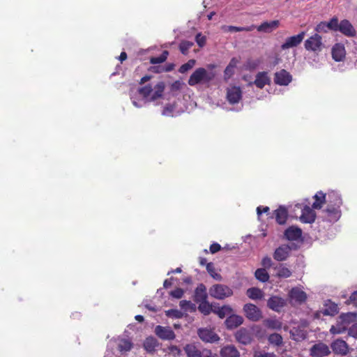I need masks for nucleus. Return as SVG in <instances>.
<instances>
[{
  "mask_svg": "<svg viewBox=\"0 0 357 357\" xmlns=\"http://www.w3.org/2000/svg\"><path fill=\"white\" fill-rule=\"evenodd\" d=\"M199 305L198 306V309L204 315H208L213 311L214 304H210L207 301V299L205 301H199Z\"/></svg>",
  "mask_w": 357,
  "mask_h": 357,
  "instance_id": "nucleus-37",
  "label": "nucleus"
},
{
  "mask_svg": "<svg viewBox=\"0 0 357 357\" xmlns=\"http://www.w3.org/2000/svg\"><path fill=\"white\" fill-rule=\"evenodd\" d=\"M329 29L328 26H327L326 22H321L319 24H318L315 27V31L317 33H326Z\"/></svg>",
  "mask_w": 357,
  "mask_h": 357,
  "instance_id": "nucleus-53",
  "label": "nucleus"
},
{
  "mask_svg": "<svg viewBox=\"0 0 357 357\" xmlns=\"http://www.w3.org/2000/svg\"><path fill=\"white\" fill-rule=\"evenodd\" d=\"M179 306L184 310H190L191 312L195 311L196 306L191 301L183 300L179 303Z\"/></svg>",
  "mask_w": 357,
  "mask_h": 357,
  "instance_id": "nucleus-47",
  "label": "nucleus"
},
{
  "mask_svg": "<svg viewBox=\"0 0 357 357\" xmlns=\"http://www.w3.org/2000/svg\"><path fill=\"white\" fill-rule=\"evenodd\" d=\"M206 40V36H202L201 33H198L195 36V41L200 47H202L205 45Z\"/></svg>",
  "mask_w": 357,
  "mask_h": 357,
  "instance_id": "nucleus-55",
  "label": "nucleus"
},
{
  "mask_svg": "<svg viewBox=\"0 0 357 357\" xmlns=\"http://www.w3.org/2000/svg\"><path fill=\"white\" fill-rule=\"evenodd\" d=\"M206 270L209 275L218 281L222 280V276L220 274L215 272L214 264L212 262H209L206 264Z\"/></svg>",
  "mask_w": 357,
  "mask_h": 357,
  "instance_id": "nucleus-41",
  "label": "nucleus"
},
{
  "mask_svg": "<svg viewBox=\"0 0 357 357\" xmlns=\"http://www.w3.org/2000/svg\"><path fill=\"white\" fill-rule=\"evenodd\" d=\"M131 100H132V104L136 107H142L144 104L146 103V100H145L144 99H142V100H137L133 96H131Z\"/></svg>",
  "mask_w": 357,
  "mask_h": 357,
  "instance_id": "nucleus-59",
  "label": "nucleus"
},
{
  "mask_svg": "<svg viewBox=\"0 0 357 357\" xmlns=\"http://www.w3.org/2000/svg\"><path fill=\"white\" fill-rule=\"evenodd\" d=\"M197 335L206 343H215L219 341L220 337L211 328H200L197 330Z\"/></svg>",
  "mask_w": 357,
  "mask_h": 357,
  "instance_id": "nucleus-6",
  "label": "nucleus"
},
{
  "mask_svg": "<svg viewBox=\"0 0 357 357\" xmlns=\"http://www.w3.org/2000/svg\"><path fill=\"white\" fill-rule=\"evenodd\" d=\"M304 46L306 50L318 54L324 47V44L321 36L316 33L305 41Z\"/></svg>",
  "mask_w": 357,
  "mask_h": 357,
  "instance_id": "nucleus-4",
  "label": "nucleus"
},
{
  "mask_svg": "<svg viewBox=\"0 0 357 357\" xmlns=\"http://www.w3.org/2000/svg\"><path fill=\"white\" fill-rule=\"evenodd\" d=\"M184 291L181 288H176V289L170 291L169 294L172 297L175 298H181L183 296Z\"/></svg>",
  "mask_w": 357,
  "mask_h": 357,
  "instance_id": "nucleus-56",
  "label": "nucleus"
},
{
  "mask_svg": "<svg viewBox=\"0 0 357 357\" xmlns=\"http://www.w3.org/2000/svg\"><path fill=\"white\" fill-rule=\"evenodd\" d=\"M221 357H240V352L232 344L224 346L220 351Z\"/></svg>",
  "mask_w": 357,
  "mask_h": 357,
  "instance_id": "nucleus-25",
  "label": "nucleus"
},
{
  "mask_svg": "<svg viewBox=\"0 0 357 357\" xmlns=\"http://www.w3.org/2000/svg\"><path fill=\"white\" fill-rule=\"evenodd\" d=\"M175 108L174 104H167L166 106L164 107L162 114L164 116H174V110Z\"/></svg>",
  "mask_w": 357,
  "mask_h": 357,
  "instance_id": "nucleus-51",
  "label": "nucleus"
},
{
  "mask_svg": "<svg viewBox=\"0 0 357 357\" xmlns=\"http://www.w3.org/2000/svg\"><path fill=\"white\" fill-rule=\"evenodd\" d=\"M291 252V248L288 245H282L275 249L273 258L278 261H282L287 259Z\"/></svg>",
  "mask_w": 357,
  "mask_h": 357,
  "instance_id": "nucleus-20",
  "label": "nucleus"
},
{
  "mask_svg": "<svg viewBox=\"0 0 357 357\" xmlns=\"http://www.w3.org/2000/svg\"><path fill=\"white\" fill-rule=\"evenodd\" d=\"M183 350L188 357H202V352L194 344H187L183 347Z\"/></svg>",
  "mask_w": 357,
  "mask_h": 357,
  "instance_id": "nucleus-33",
  "label": "nucleus"
},
{
  "mask_svg": "<svg viewBox=\"0 0 357 357\" xmlns=\"http://www.w3.org/2000/svg\"><path fill=\"white\" fill-rule=\"evenodd\" d=\"M271 78L268 75V73L263 71L259 72L253 82H250L249 85L255 84L259 89H263L266 84H270Z\"/></svg>",
  "mask_w": 357,
  "mask_h": 357,
  "instance_id": "nucleus-18",
  "label": "nucleus"
},
{
  "mask_svg": "<svg viewBox=\"0 0 357 357\" xmlns=\"http://www.w3.org/2000/svg\"><path fill=\"white\" fill-rule=\"evenodd\" d=\"M305 31H301L297 35L292 36L286 38L284 43L281 45V49L284 50L291 47H297L304 39Z\"/></svg>",
  "mask_w": 357,
  "mask_h": 357,
  "instance_id": "nucleus-9",
  "label": "nucleus"
},
{
  "mask_svg": "<svg viewBox=\"0 0 357 357\" xmlns=\"http://www.w3.org/2000/svg\"><path fill=\"white\" fill-rule=\"evenodd\" d=\"M243 321L244 319L243 317L238 314H231L227 317L225 321V324L227 329L232 330L243 324Z\"/></svg>",
  "mask_w": 357,
  "mask_h": 357,
  "instance_id": "nucleus-19",
  "label": "nucleus"
},
{
  "mask_svg": "<svg viewBox=\"0 0 357 357\" xmlns=\"http://www.w3.org/2000/svg\"><path fill=\"white\" fill-rule=\"evenodd\" d=\"M327 204L330 206H341L342 202L340 195L335 191H331L326 195Z\"/></svg>",
  "mask_w": 357,
  "mask_h": 357,
  "instance_id": "nucleus-30",
  "label": "nucleus"
},
{
  "mask_svg": "<svg viewBox=\"0 0 357 357\" xmlns=\"http://www.w3.org/2000/svg\"><path fill=\"white\" fill-rule=\"evenodd\" d=\"M291 271L287 267H285L283 264H280L278 267L277 275L279 278H287L291 275Z\"/></svg>",
  "mask_w": 357,
  "mask_h": 357,
  "instance_id": "nucleus-45",
  "label": "nucleus"
},
{
  "mask_svg": "<svg viewBox=\"0 0 357 357\" xmlns=\"http://www.w3.org/2000/svg\"><path fill=\"white\" fill-rule=\"evenodd\" d=\"M158 346V340L152 336L146 338L144 342V347L148 352L154 351L155 348Z\"/></svg>",
  "mask_w": 357,
  "mask_h": 357,
  "instance_id": "nucleus-34",
  "label": "nucleus"
},
{
  "mask_svg": "<svg viewBox=\"0 0 357 357\" xmlns=\"http://www.w3.org/2000/svg\"><path fill=\"white\" fill-rule=\"evenodd\" d=\"M338 28L337 31L347 37H354L356 34L355 28L348 20H341Z\"/></svg>",
  "mask_w": 357,
  "mask_h": 357,
  "instance_id": "nucleus-17",
  "label": "nucleus"
},
{
  "mask_svg": "<svg viewBox=\"0 0 357 357\" xmlns=\"http://www.w3.org/2000/svg\"><path fill=\"white\" fill-rule=\"evenodd\" d=\"M168 55H169V52L167 50H165L162 52V53L159 56L151 57L150 59V63L152 64L162 63L167 60Z\"/></svg>",
  "mask_w": 357,
  "mask_h": 357,
  "instance_id": "nucleus-42",
  "label": "nucleus"
},
{
  "mask_svg": "<svg viewBox=\"0 0 357 357\" xmlns=\"http://www.w3.org/2000/svg\"><path fill=\"white\" fill-rule=\"evenodd\" d=\"M349 300L351 303L354 304L356 307H357V291H355L350 296Z\"/></svg>",
  "mask_w": 357,
  "mask_h": 357,
  "instance_id": "nucleus-63",
  "label": "nucleus"
},
{
  "mask_svg": "<svg viewBox=\"0 0 357 357\" xmlns=\"http://www.w3.org/2000/svg\"><path fill=\"white\" fill-rule=\"evenodd\" d=\"M242 98V91L239 86H231L227 89V100L231 105L238 103Z\"/></svg>",
  "mask_w": 357,
  "mask_h": 357,
  "instance_id": "nucleus-14",
  "label": "nucleus"
},
{
  "mask_svg": "<svg viewBox=\"0 0 357 357\" xmlns=\"http://www.w3.org/2000/svg\"><path fill=\"white\" fill-rule=\"evenodd\" d=\"M234 337L238 342L243 345H248L252 341V334L251 331L246 328H241L238 329L236 332Z\"/></svg>",
  "mask_w": 357,
  "mask_h": 357,
  "instance_id": "nucleus-10",
  "label": "nucleus"
},
{
  "mask_svg": "<svg viewBox=\"0 0 357 357\" xmlns=\"http://www.w3.org/2000/svg\"><path fill=\"white\" fill-rule=\"evenodd\" d=\"M207 298L206 287L203 283H200L195 290L194 301L196 303H199V301L206 300Z\"/></svg>",
  "mask_w": 357,
  "mask_h": 357,
  "instance_id": "nucleus-28",
  "label": "nucleus"
},
{
  "mask_svg": "<svg viewBox=\"0 0 357 357\" xmlns=\"http://www.w3.org/2000/svg\"><path fill=\"white\" fill-rule=\"evenodd\" d=\"M340 207V206H327V208L324 211V212L326 213L328 220L329 222H336L339 220L341 215Z\"/></svg>",
  "mask_w": 357,
  "mask_h": 357,
  "instance_id": "nucleus-24",
  "label": "nucleus"
},
{
  "mask_svg": "<svg viewBox=\"0 0 357 357\" xmlns=\"http://www.w3.org/2000/svg\"><path fill=\"white\" fill-rule=\"evenodd\" d=\"M175 65L172 63H167L163 66V69L165 73L171 72L174 70Z\"/></svg>",
  "mask_w": 357,
  "mask_h": 357,
  "instance_id": "nucleus-64",
  "label": "nucleus"
},
{
  "mask_svg": "<svg viewBox=\"0 0 357 357\" xmlns=\"http://www.w3.org/2000/svg\"><path fill=\"white\" fill-rule=\"evenodd\" d=\"M165 314L168 317L181 319L183 317V314L178 310L176 309H170L165 311Z\"/></svg>",
  "mask_w": 357,
  "mask_h": 357,
  "instance_id": "nucleus-49",
  "label": "nucleus"
},
{
  "mask_svg": "<svg viewBox=\"0 0 357 357\" xmlns=\"http://www.w3.org/2000/svg\"><path fill=\"white\" fill-rule=\"evenodd\" d=\"M292 80L291 75L284 69L276 72L274 75V82L280 86H287Z\"/></svg>",
  "mask_w": 357,
  "mask_h": 357,
  "instance_id": "nucleus-15",
  "label": "nucleus"
},
{
  "mask_svg": "<svg viewBox=\"0 0 357 357\" xmlns=\"http://www.w3.org/2000/svg\"><path fill=\"white\" fill-rule=\"evenodd\" d=\"M194 45V43L188 40H182L179 44V50L184 54H188V50Z\"/></svg>",
  "mask_w": 357,
  "mask_h": 357,
  "instance_id": "nucleus-44",
  "label": "nucleus"
},
{
  "mask_svg": "<svg viewBox=\"0 0 357 357\" xmlns=\"http://www.w3.org/2000/svg\"><path fill=\"white\" fill-rule=\"evenodd\" d=\"M220 249H221V246L218 243H213L210 246V252L212 254H215V253L218 252V251L220 250Z\"/></svg>",
  "mask_w": 357,
  "mask_h": 357,
  "instance_id": "nucleus-62",
  "label": "nucleus"
},
{
  "mask_svg": "<svg viewBox=\"0 0 357 357\" xmlns=\"http://www.w3.org/2000/svg\"><path fill=\"white\" fill-rule=\"evenodd\" d=\"M345 56L344 47L340 44H335L332 49V57L335 61H342Z\"/></svg>",
  "mask_w": 357,
  "mask_h": 357,
  "instance_id": "nucleus-29",
  "label": "nucleus"
},
{
  "mask_svg": "<svg viewBox=\"0 0 357 357\" xmlns=\"http://www.w3.org/2000/svg\"><path fill=\"white\" fill-rule=\"evenodd\" d=\"M347 329V327L346 325H344V323L340 321V320L337 318V322L335 325H333L331 326L330 329V332L332 334H341L346 331Z\"/></svg>",
  "mask_w": 357,
  "mask_h": 357,
  "instance_id": "nucleus-38",
  "label": "nucleus"
},
{
  "mask_svg": "<svg viewBox=\"0 0 357 357\" xmlns=\"http://www.w3.org/2000/svg\"><path fill=\"white\" fill-rule=\"evenodd\" d=\"M212 312L217 314L220 319H223L226 315L231 314L233 309L227 305L219 306L218 304L214 303Z\"/></svg>",
  "mask_w": 357,
  "mask_h": 357,
  "instance_id": "nucleus-27",
  "label": "nucleus"
},
{
  "mask_svg": "<svg viewBox=\"0 0 357 357\" xmlns=\"http://www.w3.org/2000/svg\"><path fill=\"white\" fill-rule=\"evenodd\" d=\"M338 310L339 308L337 305L332 302L331 300H328L325 302L321 312L326 316H334L337 314Z\"/></svg>",
  "mask_w": 357,
  "mask_h": 357,
  "instance_id": "nucleus-26",
  "label": "nucleus"
},
{
  "mask_svg": "<svg viewBox=\"0 0 357 357\" xmlns=\"http://www.w3.org/2000/svg\"><path fill=\"white\" fill-rule=\"evenodd\" d=\"M289 303L291 305L302 304L307 300V294L298 287H293L289 292Z\"/></svg>",
  "mask_w": 357,
  "mask_h": 357,
  "instance_id": "nucleus-7",
  "label": "nucleus"
},
{
  "mask_svg": "<svg viewBox=\"0 0 357 357\" xmlns=\"http://www.w3.org/2000/svg\"><path fill=\"white\" fill-rule=\"evenodd\" d=\"M149 70L153 73H165L164 69H163V66H162V65L151 66L149 68Z\"/></svg>",
  "mask_w": 357,
  "mask_h": 357,
  "instance_id": "nucleus-60",
  "label": "nucleus"
},
{
  "mask_svg": "<svg viewBox=\"0 0 357 357\" xmlns=\"http://www.w3.org/2000/svg\"><path fill=\"white\" fill-rule=\"evenodd\" d=\"M356 318L357 314L352 312L343 313L338 317L340 321L344 323L347 327H348L351 322L354 321Z\"/></svg>",
  "mask_w": 357,
  "mask_h": 357,
  "instance_id": "nucleus-35",
  "label": "nucleus"
},
{
  "mask_svg": "<svg viewBox=\"0 0 357 357\" xmlns=\"http://www.w3.org/2000/svg\"><path fill=\"white\" fill-rule=\"evenodd\" d=\"M331 347L335 354L344 356L349 353V346L347 343L341 339L334 340L331 343Z\"/></svg>",
  "mask_w": 357,
  "mask_h": 357,
  "instance_id": "nucleus-13",
  "label": "nucleus"
},
{
  "mask_svg": "<svg viewBox=\"0 0 357 357\" xmlns=\"http://www.w3.org/2000/svg\"><path fill=\"white\" fill-rule=\"evenodd\" d=\"M155 333L159 338L163 340H172L176 337L174 332L169 326H156Z\"/></svg>",
  "mask_w": 357,
  "mask_h": 357,
  "instance_id": "nucleus-12",
  "label": "nucleus"
},
{
  "mask_svg": "<svg viewBox=\"0 0 357 357\" xmlns=\"http://www.w3.org/2000/svg\"><path fill=\"white\" fill-rule=\"evenodd\" d=\"M246 295L253 300L261 299L263 297V291L257 287H251L247 290Z\"/></svg>",
  "mask_w": 357,
  "mask_h": 357,
  "instance_id": "nucleus-36",
  "label": "nucleus"
},
{
  "mask_svg": "<svg viewBox=\"0 0 357 357\" xmlns=\"http://www.w3.org/2000/svg\"><path fill=\"white\" fill-rule=\"evenodd\" d=\"M233 293V290L229 287L222 284H213L209 289L210 296L218 300L230 297Z\"/></svg>",
  "mask_w": 357,
  "mask_h": 357,
  "instance_id": "nucleus-3",
  "label": "nucleus"
},
{
  "mask_svg": "<svg viewBox=\"0 0 357 357\" xmlns=\"http://www.w3.org/2000/svg\"><path fill=\"white\" fill-rule=\"evenodd\" d=\"M213 77L212 73H208L204 68H199L190 75L188 83L190 86H195L201 82H208Z\"/></svg>",
  "mask_w": 357,
  "mask_h": 357,
  "instance_id": "nucleus-2",
  "label": "nucleus"
},
{
  "mask_svg": "<svg viewBox=\"0 0 357 357\" xmlns=\"http://www.w3.org/2000/svg\"><path fill=\"white\" fill-rule=\"evenodd\" d=\"M286 305L287 301L278 296H272L267 300V307L276 312H280Z\"/></svg>",
  "mask_w": 357,
  "mask_h": 357,
  "instance_id": "nucleus-11",
  "label": "nucleus"
},
{
  "mask_svg": "<svg viewBox=\"0 0 357 357\" xmlns=\"http://www.w3.org/2000/svg\"><path fill=\"white\" fill-rule=\"evenodd\" d=\"M327 26H328L330 30L337 31L339 29L338 27L340 26L337 17H333L331 18V20L327 22Z\"/></svg>",
  "mask_w": 357,
  "mask_h": 357,
  "instance_id": "nucleus-50",
  "label": "nucleus"
},
{
  "mask_svg": "<svg viewBox=\"0 0 357 357\" xmlns=\"http://www.w3.org/2000/svg\"><path fill=\"white\" fill-rule=\"evenodd\" d=\"M243 310L246 318L252 321H258L262 318L261 310L252 303L244 305Z\"/></svg>",
  "mask_w": 357,
  "mask_h": 357,
  "instance_id": "nucleus-5",
  "label": "nucleus"
},
{
  "mask_svg": "<svg viewBox=\"0 0 357 357\" xmlns=\"http://www.w3.org/2000/svg\"><path fill=\"white\" fill-rule=\"evenodd\" d=\"M132 343L128 340H122L118 345L120 351H128L132 349Z\"/></svg>",
  "mask_w": 357,
  "mask_h": 357,
  "instance_id": "nucleus-48",
  "label": "nucleus"
},
{
  "mask_svg": "<svg viewBox=\"0 0 357 357\" xmlns=\"http://www.w3.org/2000/svg\"><path fill=\"white\" fill-rule=\"evenodd\" d=\"M313 197L315 199L312 204L314 209H320L324 203H327L326 194L323 193L321 191L316 193Z\"/></svg>",
  "mask_w": 357,
  "mask_h": 357,
  "instance_id": "nucleus-32",
  "label": "nucleus"
},
{
  "mask_svg": "<svg viewBox=\"0 0 357 357\" xmlns=\"http://www.w3.org/2000/svg\"><path fill=\"white\" fill-rule=\"evenodd\" d=\"M165 87V83L163 82H159L154 86V87L151 84H147L144 86L140 87L138 89L137 92L145 100L154 101L158 98L162 97Z\"/></svg>",
  "mask_w": 357,
  "mask_h": 357,
  "instance_id": "nucleus-1",
  "label": "nucleus"
},
{
  "mask_svg": "<svg viewBox=\"0 0 357 357\" xmlns=\"http://www.w3.org/2000/svg\"><path fill=\"white\" fill-rule=\"evenodd\" d=\"M255 278L261 282L268 281L270 276L265 268H257L255 273Z\"/></svg>",
  "mask_w": 357,
  "mask_h": 357,
  "instance_id": "nucleus-39",
  "label": "nucleus"
},
{
  "mask_svg": "<svg viewBox=\"0 0 357 357\" xmlns=\"http://www.w3.org/2000/svg\"><path fill=\"white\" fill-rule=\"evenodd\" d=\"M301 229L296 226H291L288 227L284 232V236L288 241H297L301 237Z\"/></svg>",
  "mask_w": 357,
  "mask_h": 357,
  "instance_id": "nucleus-21",
  "label": "nucleus"
},
{
  "mask_svg": "<svg viewBox=\"0 0 357 357\" xmlns=\"http://www.w3.org/2000/svg\"><path fill=\"white\" fill-rule=\"evenodd\" d=\"M295 207L301 209L300 220L303 223H312L315 221L316 213L310 206H305L302 207V204H298L295 206Z\"/></svg>",
  "mask_w": 357,
  "mask_h": 357,
  "instance_id": "nucleus-8",
  "label": "nucleus"
},
{
  "mask_svg": "<svg viewBox=\"0 0 357 357\" xmlns=\"http://www.w3.org/2000/svg\"><path fill=\"white\" fill-rule=\"evenodd\" d=\"M261 265L264 266V268H270L272 266V259L271 257L266 256L264 257L261 260Z\"/></svg>",
  "mask_w": 357,
  "mask_h": 357,
  "instance_id": "nucleus-57",
  "label": "nucleus"
},
{
  "mask_svg": "<svg viewBox=\"0 0 357 357\" xmlns=\"http://www.w3.org/2000/svg\"><path fill=\"white\" fill-rule=\"evenodd\" d=\"M279 20H273L271 22L266 21L258 26H255V29H257L259 32L271 33L275 30L279 26Z\"/></svg>",
  "mask_w": 357,
  "mask_h": 357,
  "instance_id": "nucleus-23",
  "label": "nucleus"
},
{
  "mask_svg": "<svg viewBox=\"0 0 357 357\" xmlns=\"http://www.w3.org/2000/svg\"><path fill=\"white\" fill-rule=\"evenodd\" d=\"M268 340L271 344L275 346H280L282 344V337L279 333L271 334L268 337Z\"/></svg>",
  "mask_w": 357,
  "mask_h": 357,
  "instance_id": "nucleus-43",
  "label": "nucleus"
},
{
  "mask_svg": "<svg viewBox=\"0 0 357 357\" xmlns=\"http://www.w3.org/2000/svg\"><path fill=\"white\" fill-rule=\"evenodd\" d=\"M222 30L225 32H239V31H252L255 29V25L252 24L248 26H222Z\"/></svg>",
  "mask_w": 357,
  "mask_h": 357,
  "instance_id": "nucleus-31",
  "label": "nucleus"
},
{
  "mask_svg": "<svg viewBox=\"0 0 357 357\" xmlns=\"http://www.w3.org/2000/svg\"><path fill=\"white\" fill-rule=\"evenodd\" d=\"M348 334L357 339V324H353L349 328V331H348Z\"/></svg>",
  "mask_w": 357,
  "mask_h": 357,
  "instance_id": "nucleus-58",
  "label": "nucleus"
},
{
  "mask_svg": "<svg viewBox=\"0 0 357 357\" xmlns=\"http://www.w3.org/2000/svg\"><path fill=\"white\" fill-rule=\"evenodd\" d=\"M265 326L271 329L280 330L282 326V322L277 319H267L264 321Z\"/></svg>",
  "mask_w": 357,
  "mask_h": 357,
  "instance_id": "nucleus-40",
  "label": "nucleus"
},
{
  "mask_svg": "<svg viewBox=\"0 0 357 357\" xmlns=\"http://www.w3.org/2000/svg\"><path fill=\"white\" fill-rule=\"evenodd\" d=\"M291 334L293 336V339L296 341H300L305 338V335L303 332L298 329L291 331Z\"/></svg>",
  "mask_w": 357,
  "mask_h": 357,
  "instance_id": "nucleus-52",
  "label": "nucleus"
},
{
  "mask_svg": "<svg viewBox=\"0 0 357 357\" xmlns=\"http://www.w3.org/2000/svg\"><path fill=\"white\" fill-rule=\"evenodd\" d=\"M330 353L328 347L322 342L315 344L310 350V355L312 357H324L329 355Z\"/></svg>",
  "mask_w": 357,
  "mask_h": 357,
  "instance_id": "nucleus-16",
  "label": "nucleus"
},
{
  "mask_svg": "<svg viewBox=\"0 0 357 357\" xmlns=\"http://www.w3.org/2000/svg\"><path fill=\"white\" fill-rule=\"evenodd\" d=\"M195 63L196 61L195 59H190L187 63L181 66L178 72L182 74L185 73L194 67Z\"/></svg>",
  "mask_w": 357,
  "mask_h": 357,
  "instance_id": "nucleus-46",
  "label": "nucleus"
},
{
  "mask_svg": "<svg viewBox=\"0 0 357 357\" xmlns=\"http://www.w3.org/2000/svg\"><path fill=\"white\" fill-rule=\"evenodd\" d=\"M254 357H277L274 353L266 352L264 351H257L254 353Z\"/></svg>",
  "mask_w": 357,
  "mask_h": 357,
  "instance_id": "nucleus-54",
  "label": "nucleus"
},
{
  "mask_svg": "<svg viewBox=\"0 0 357 357\" xmlns=\"http://www.w3.org/2000/svg\"><path fill=\"white\" fill-rule=\"evenodd\" d=\"M273 216H275L277 223L279 225H284L287 220L288 211L284 206H280L278 209L273 211V215H270L271 218H273Z\"/></svg>",
  "mask_w": 357,
  "mask_h": 357,
  "instance_id": "nucleus-22",
  "label": "nucleus"
},
{
  "mask_svg": "<svg viewBox=\"0 0 357 357\" xmlns=\"http://www.w3.org/2000/svg\"><path fill=\"white\" fill-rule=\"evenodd\" d=\"M270 208L268 206H258L257 208V212L258 217H259L262 213H267L268 215H270L269 213Z\"/></svg>",
  "mask_w": 357,
  "mask_h": 357,
  "instance_id": "nucleus-61",
  "label": "nucleus"
}]
</instances>
